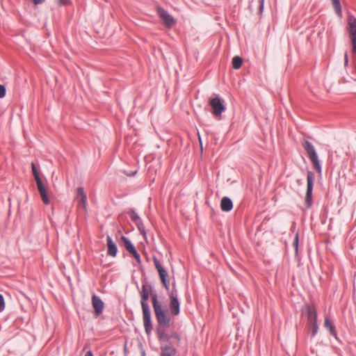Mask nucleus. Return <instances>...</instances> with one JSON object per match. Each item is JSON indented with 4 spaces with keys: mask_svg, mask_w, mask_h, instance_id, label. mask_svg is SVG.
Listing matches in <instances>:
<instances>
[{
    "mask_svg": "<svg viewBox=\"0 0 356 356\" xmlns=\"http://www.w3.org/2000/svg\"><path fill=\"white\" fill-rule=\"evenodd\" d=\"M175 337L177 338L178 340L179 339V337L177 334H175Z\"/></svg>",
    "mask_w": 356,
    "mask_h": 356,
    "instance_id": "38",
    "label": "nucleus"
},
{
    "mask_svg": "<svg viewBox=\"0 0 356 356\" xmlns=\"http://www.w3.org/2000/svg\"><path fill=\"white\" fill-rule=\"evenodd\" d=\"M324 327L329 331L330 335L334 337L335 338V339L337 340L338 341L341 342L339 340V339L338 338L337 330H336V327L334 325V323L327 316L325 317Z\"/></svg>",
    "mask_w": 356,
    "mask_h": 356,
    "instance_id": "12",
    "label": "nucleus"
},
{
    "mask_svg": "<svg viewBox=\"0 0 356 356\" xmlns=\"http://www.w3.org/2000/svg\"><path fill=\"white\" fill-rule=\"evenodd\" d=\"M209 104L212 108V113L216 117L221 116L222 113L226 109L222 100L218 97L211 99Z\"/></svg>",
    "mask_w": 356,
    "mask_h": 356,
    "instance_id": "5",
    "label": "nucleus"
},
{
    "mask_svg": "<svg viewBox=\"0 0 356 356\" xmlns=\"http://www.w3.org/2000/svg\"><path fill=\"white\" fill-rule=\"evenodd\" d=\"M168 327H156V334L161 342L165 341L168 343L171 336L165 333V330Z\"/></svg>",
    "mask_w": 356,
    "mask_h": 356,
    "instance_id": "16",
    "label": "nucleus"
},
{
    "mask_svg": "<svg viewBox=\"0 0 356 356\" xmlns=\"http://www.w3.org/2000/svg\"><path fill=\"white\" fill-rule=\"evenodd\" d=\"M140 298H141L140 304H141L142 309H149V306L147 303V301L149 298V292L148 291L146 284H143L142 290L140 292Z\"/></svg>",
    "mask_w": 356,
    "mask_h": 356,
    "instance_id": "11",
    "label": "nucleus"
},
{
    "mask_svg": "<svg viewBox=\"0 0 356 356\" xmlns=\"http://www.w3.org/2000/svg\"><path fill=\"white\" fill-rule=\"evenodd\" d=\"M45 0H33V2L35 5L41 4L44 2Z\"/></svg>",
    "mask_w": 356,
    "mask_h": 356,
    "instance_id": "34",
    "label": "nucleus"
},
{
    "mask_svg": "<svg viewBox=\"0 0 356 356\" xmlns=\"http://www.w3.org/2000/svg\"><path fill=\"white\" fill-rule=\"evenodd\" d=\"M138 227V231L140 232V233L144 236L145 237L146 236V231H145V225L143 222V220H140L138 221V222L135 223Z\"/></svg>",
    "mask_w": 356,
    "mask_h": 356,
    "instance_id": "25",
    "label": "nucleus"
},
{
    "mask_svg": "<svg viewBox=\"0 0 356 356\" xmlns=\"http://www.w3.org/2000/svg\"><path fill=\"white\" fill-rule=\"evenodd\" d=\"M143 324L145 331L147 335H150L152 331V323L150 309H143Z\"/></svg>",
    "mask_w": 356,
    "mask_h": 356,
    "instance_id": "8",
    "label": "nucleus"
},
{
    "mask_svg": "<svg viewBox=\"0 0 356 356\" xmlns=\"http://www.w3.org/2000/svg\"><path fill=\"white\" fill-rule=\"evenodd\" d=\"M302 145L307 154L309 159L311 160V162L313 163L315 170L317 171V172L321 173L322 166L318 159L314 146L312 143L306 139H303L302 140Z\"/></svg>",
    "mask_w": 356,
    "mask_h": 356,
    "instance_id": "2",
    "label": "nucleus"
},
{
    "mask_svg": "<svg viewBox=\"0 0 356 356\" xmlns=\"http://www.w3.org/2000/svg\"><path fill=\"white\" fill-rule=\"evenodd\" d=\"M345 58L344 64H345V65H348V58L347 53H346V54H345V58Z\"/></svg>",
    "mask_w": 356,
    "mask_h": 356,
    "instance_id": "36",
    "label": "nucleus"
},
{
    "mask_svg": "<svg viewBox=\"0 0 356 356\" xmlns=\"http://www.w3.org/2000/svg\"><path fill=\"white\" fill-rule=\"evenodd\" d=\"M6 89L3 85L0 84V98H3L6 96Z\"/></svg>",
    "mask_w": 356,
    "mask_h": 356,
    "instance_id": "28",
    "label": "nucleus"
},
{
    "mask_svg": "<svg viewBox=\"0 0 356 356\" xmlns=\"http://www.w3.org/2000/svg\"><path fill=\"white\" fill-rule=\"evenodd\" d=\"M77 196L80 197V203L79 204V207H82L84 209H86L87 206V197L84 192V189L82 187H79L76 189Z\"/></svg>",
    "mask_w": 356,
    "mask_h": 356,
    "instance_id": "19",
    "label": "nucleus"
},
{
    "mask_svg": "<svg viewBox=\"0 0 356 356\" xmlns=\"http://www.w3.org/2000/svg\"><path fill=\"white\" fill-rule=\"evenodd\" d=\"M154 262L155 267L158 270L161 281L168 280V273L163 268V266L161 264V263L159 262V261L156 258H154Z\"/></svg>",
    "mask_w": 356,
    "mask_h": 356,
    "instance_id": "18",
    "label": "nucleus"
},
{
    "mask_svg": "<svg viewBox=\"0 0 356 356\" xmlns=\"http://www.w3.org/2000/svg\"><path fill=\"white\" fill-rule=\"evenodd\" d=\"M128 214L131 218V220L134 222V223H136L138 222V221L141 220L140 218L139 217V216L137 214V213L135 211V210L134 209H131L129 212H128Z\"/></svg>",
    "mask_w": 356,
    "mask_h": 356,
    "instance_id": "24",
    "label": "nucleus"
},
{
    "mask_svg": "<svg viewBox=\"0 0 356 356\" xmlns=\"http://www.w3.org/2000/svg\"><path fill=\"white\" fill-rule=\"evenodd\" d=\"M332 6L334 9L336 14L341 17L342 15V9L339 0H331Z\"/></svg>",
    "mask_w": 356,
    "mask_h": 356,
    "instance_id": "22",
    "label": "nucleus"
},
{
    "mask_svg": "<svg viewBox=\"0 0 356 356\" xmlns=\"http://www.w3.org/2000/svg\"><path fill=\"white\" fill-rule=\"evenodd\" d=\"M121 240L124 243V245L126 248V250L129 252H132L133 250H136L134 245H133V243H131V241L126 236H121Z\"/></svg>",
    "mask_w": 356,
    "mask_h": 356,
    "instance_id": "21",
    "label": "nucleus"
},
{
    "mask_svg": "<svg viewBox=\"0 0 356 356\" xmlns=\"http://www.w3.org/2000/svg\"><path fill=\"white\" fill-rule=\"evenodd\" d=\"M315 181L314 173L312 171H307V191L305 198V204L307 209L312 207V192L314 188V184Z\"/></svg>",
    "mask_w": 356,
    "mask_h": 356,
    "instance_id": "3",
    "label": "nucleus"
},
{
    "mask_svg": "<svg viewBox=\"0 0 356 356\" xmlns=\"http://www.w3.org/2000/svg\"><path fill=\"white\" fill-rule=\"evenodd\" d=\"M293 244L296 248V250L297 251L298 247V233L296 234V235H295Z\"/></svg>",
    "mask_w": 356,
    "mask_h": 356,
    "instance_id": "30",
    "label": "nucleus"
},
{
    "mask_svg": "<svg viewBox=\"0 0 356 356\" xmlns=\"http://www.w3.org/2000/svg\"><path fill=\"white\" fill-rule=\"evenodd\" d=\"M92 305L95 309V316H99L101 315L104 307V303L102 300L99 296L94 294L92 296Z\"/></svg>",
    "mask_w": 356,
    "mask_h": 356,
    "instance_id": "9",
    "label": "nucleus"
},
{
    "mask_svg": "<svg viewBox=\"0 0 356 356\" xmlns=\"http://www.w3.org/2000/svg\"><path fill=\"white\" fill-rule=\"evenodd\" d=\"M85 356H94V355L91 350H88L86 352Z\"/></svg>",
    "mask_w": 356,
    "mask_h": 356,
    "instance_id": "35",
    "label": "nucleus"
},
{
    "mask_svg": "<svg viewBox=\"0 0 356 356\" xmlns=\"http://www.w3.org/2000/svg\"><path fill=\"white\" fill-rule=\"evenodd\" d=\"M37 187L39 191V193L41 196L42 202L45 204H49L50 203V200L49 198L47 190L44 187V185L42 180L36 181Z\"/></svg>",
    "mask_w": 356,
    "mask_h": 356,
    "instance_id": "14",
    "label": "nucleus"
},
{
    "mask_svg": "<svg viewBox=\"0 0 356 356\" xmlns=\"http://www.w3.org/2000/svg\"><path fill=\"white\" fill-rule=\"evenodd\" d=\"M5 309V301L3 296L0 293V312Z\"/></svg>",
    "mask_w": 356,
    "mask_h": 356,
    "instance_id": "29",
    "label": "nucleus"
},
{
    "mask_svg": "<svg viewBox=\"0 0 356 356\" xmlns=\"http://www.w3.org/2000/svg\"><path fill=\"white\" fill-rule=\"evenodd\" d=\"M307 328L308 332L311 334L312 337H314L318 330L317 321L307 323Z\"/></svg>",
    "mask_w": 356,
    "mask_h": 356,
    "instance_id": "20",
    "label": "nucleus"
},
{
    "mask_svg": "<svg viewBox=\"0 0 356 356\" xmlns=\"http://www.w3.org/2000/svg\"><path fill=\"white\" fill-rule=\"evenodd\" d=\"M150 296L152 305L158 325L156 327H170V317L166 308L163 307L158 301L157 294L152 292V286H149Z\"/></svg>",
    "mask_w": 356,
    "mask_h": 356,
    "instance_id": "1",
    "label": "nucleus"
},
{
    "mask_svg": "<svg viewBox=\"0 0 356 356\" xmlns=\"http://www.w3.org/2000/svg\"><path fill=\"white\" fill-rule=\"evenodd\" d=\"M355 69H356V58H355Z\"/></svg>",
    "mask_w": 356,
    "mask_h": 356,
    "instance_id": "42",
    "label": "nucleus"
},
{
    "mask_svg": "<svg viewBox=\"0 0 356 356\" xmlns=\"http://www.w3.org/2000/svg\"><path fill=\"white\" fill-rule=\"evenodd\" d=\"M175 292L176 291L172 290L170 293L169 308L172 315L177 316L180 313V303Z\"/></svg>",
    "mask_w": 356,
    "mask_h": 356,
    "instance_id": "7",
    "label": "nucleus"
},
{
    "mask_svg": "<svg viewBox=\"0 0 356 356\" xmlns=\"http://www.w3.org/2000/svg\"><path fill=\"white\" fill-rule=\"evenodd\" d=\"M264 9V0H259V11L260 13L262 12Z\"/></svg>",
    "mask_w": 356,
    "mask_h": 356,
    "instance_id": "33",
    "label": "nucleus"
},
{
    "mask_svg": "<svg viewBox=\"0 0 356 356\" xmlns=\"http://www.w3.org/2000/svg\"><path fill=\"white\" fill-rule=\"evenodd\" d=\"M232 67L235 70H238L241 67L242 63H243V60L240 56H236L232 58Z\"/></svg>",
    "mask_w": 356,
    "mask_h": 356,
    "instance_id": "23",
    "label": "nucleus"
},
{
    "mask_svg": "<svg viewBox=\"0 0 356 356\" xmlns=\"http://www.w3.org/2000/svg\"><path fill=\"white\" fill-rule=\"evenodd\" d=\"M157 14L168 28L172 27L175 24L174 17L163 8H157Z\"/></svg>",
    "mask_w": 356,
    "mask_h": 356,
    "instance_id": "6",
    "label": "nucleus"
},
{
    "mask_svg": "<svg viewBox=\"0 0 356 356\" xmlns=\"http://www.w3.org/2000/svg\"><path fill=\"white\" fill-rule=\"evenodd\" d=\"M136 171L133 172H131V173H129V174H127V175H128V176H134V175H136Z\"/></svg>",
    "mask_w": 356,
    "mask_h": 356,
    "instance_id": "37",
    "label": "nucleus"
},
{
    "mask_svg": "<svg viewBox=\"0 0 356 356\" xmlns=\"http://www.w3.org/2000/svg\"><path fill=\"white\" fill-rule=\"evenodd\" d=\"M177 350L171 342L161 346L160 356H177Z\"/></svg>",
    "mask_w": 356,
    "mask_h": 356,
    "instance_id": "10",
    "label": "nucleus"
},
{
    "mask_svg": "<svg viewBox=\"0 0 356 356\" xmlns=\"http://www.w3.org/2000/svg\"><path fill=\"white\" fill-rule=\"evenodd\" d=\"M348 31L351 41L352 51L356 53V18L353 15L348 17Z\"/></svg>",
    "mask_w": 356,
    "mask_h": 356,
    "instance_id": "4",
    "label": "nucleus"
},
{
    "mask_svg": "<svg viewBox=\"0 0 356 356\" xmlns=\"http://www.w3.org/2000/svg\"><path fill=\"white\" fill-rule=\"evenodd\" d=\"M297 182L298 184H300V180H297Z\"/></svg>",
    "mask_w": 356,
    "mask_h": 356,
    "instance_id": "39",
    "label": "nucleus"
},
{
    "mask_svg": "<svg viewBox=\"0 0 356 356\" xmlns=\"http://www.w3.org/2000/svg\"><path fill=\"white\" fill-rule=\"evenodd\" d=\"M303 314L307 316V323L317 321V312L314 306L307 305Z\"/></svg>",
    "mask_w": 356,
    "mask_h": 356,
    "instance_id": "13",
    "label": "nucleus"
},
{
    "mask_svg": "<svg viewBox=\"0 0 356 356\" xmlns=\"http://www.w3.org/2000/svg\"><path fill=\"white\" fill-rule=\"evenodd\" d=\"M143 356H145V351L143 352Z\"/></svg>",
    "mask_w": 356,
    "mask_h": 356,
    "instance_id": "40",
    "label": "nucleus"
},
{
    "mask_svg": "<svg viewBox=\"0 0 356 356\" xmlns=\"http://www.w3.org/2000/svg\"><path fill=\"white\" fill-rule=\"evenodd\" d=\"M107 242V254L113 257H116L118 253V247L113 242L112 238L109 236L106 237Z\"/></svg>",
    "mask_w": 356,
    "mask_h": 356,
    "instance_id": "15",
    "label": "nucleus"
},
{
    "mask_svg": "<svg viewBox=\"0 0 356 356\" xmlns=\"http://www.w3.org/2000/svg\"><path fill=\"white\" fill-rule=\"evenodd\" d=\"M162 284H163L164 287L168 290L169 289V282L168 280H161Z\"/></svg>",
    "mask_w": 356,
    "mask_h": 356,
    "instance_id": "32",
    "label": "nucleus"
},
{
    "mask_svg": "<svg viewBox=\"0 0 356 356\" xmlns=\"http://www.w3.org/2000/svg\"><path fill=\"white\" fill-rule=\"evenodd\" d=\"M199 140H200V141L201 142V137H200V135H199Z\"/></svg>",
    "mask_w": 356,
    "mask_h": 356,
    "instance_id": "41",
    "label": "nucleus"
},
{
    "mask_svg": "<svg viewBox=\"0 0 356 356\" xmlns=\"http://www.w3.org/2000/svg\"><path fill=\"white\" fill-rule=\"evenodd\" d=\"M59 6H66L70 3V0H57Z\"/></svg>",
    "mask_w": 356,
    "mask_h": 356,
    "instance_id": "31",
    "label": "nucleus"
},
{
    "mask_svg": "<svg viewBox=\"0 0 356 356\" xmlns=\"http://www.w3.org/2000/svg\"><path fill=\"white\" fill-rule=\"evenodd\" d=\"M220 208L223 211H230L233 208L232 200L228 197H223L220 202Z\"/></svg>",
    "mask_w": 356,
    "mask_h": 356,
    "instance_id": "17",
    "label": "nucleus"
},
{
    "mask_svg": "<svg viewBox=\"0 0 356 356\" xmlns=\"http://www.w3.org/2000/svg\"><path fill=\"white\" fill-rule=\"evenodd\" d=\"M31 169H32V172H33V175L35 181L42 180V179L40 177V175L37 170L36 166L33 163H31Z\"/></svg>",
    "mask_w": 356,
    "mask_h": 356,
    "instance_id": "26",
    "label": "nucleus"
},
{
    "mask_svg": "<svg viewBox=\"0 0 356 356\" xmlns=\"http://www.w3.org/2000/svg\"><path fill=\"white\" fill-rule=\"evenodd\" d=\"M129 253L131 254H132V256L135 258V259L136 260L138 264H140L141 263L140 254H138V252H137L136 250H133L132 252H131Z\"/></svg>",
    "mask_w": 356,
    "mask_h": 356,
    "instance_id": "27",
    "label": "nucleus"
}]
</instances>
